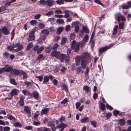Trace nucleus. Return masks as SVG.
<instances>
[{
    "label": "nucleus",
    "instance_id": "f257e3e1",
    "mask_svg": "<svg viewBox=\"0 0 131 131\" xmlns=\"http://www.w3.org/2000/svg\"><path fill=\"white\" fill-rule=\"evenodd\" d=\"M91 59L90 54L85 52L80 56H77L75 58V62L77 66L80 65L81 67L77 68V73L81 74L83 72V70L81 68L84 69L86 68V64L90 62Z\"/></svg>",
    "mask_w": 131,
    "mask_h": 131
},
{
    "label": "nucleus",
    "instance_id": "f03ea898",
    "mask_svg": "<svg viewBox=\"0 0 131 131\" xmlns=\"http://www.w3.org/2000/svg\"><path fill=\"white\" fill-rule=\"evenodd\" d=\"M23 48V47L19 43L16 44H13L11 46H8L7 49L8 50L11 51L13 50L14 52H17L20 51L21 49Z\"/></svg>",
    "mask_w": 131,
    "mask_h": 131
},
{
    "label": "nucleus",
    "instance_id": "7ed1b4c3",
    "mask_svg": "<svg viewBox=\"0 0 131 131\" xmlns=\"http://www.w3.org/2000/svg\"><path fill=\"white\" fill-rule=\"evenodd\" d=\"M85 42L84 41H81L76 43L74 40H73L71 44V47L75 52H78L79 49V46H80L81 47H83L84 45Z\"/></svg>",
    "mask_w": 131,
    "mask_h": 131
},
{
    "label": "nucleus",
    "instance_id": "20e7f679",
    "mask_svg": "<svg viewBox=\"0 0 131 131\" xmlns=\"http://www.w3.org/2000/svg\"><path fill=\"white\" fill-rule=\"evenodd\" d=\"M51 55L52 56H54L57 59H61V61L62 62L63 60L65 57V55L63 54H60V52L54 51L52 52Z\"/></svg>",
    "mask_w": 131,
    "mask_h": 131
},
{
    "label": "nucleus",
    "instance_id": "39448f33",
    "mask_svg": "<svg viewBox=\"0 0 131 131\" xmlns=\"http://www.w3.org/2000/svg\"><path fill=\"white\" fill-rule=\"evenodd\" d=\"M115 18L117 20L118 22H119L121 21L123 22L125 21V19L123 16H122L119 13H116L115 15Z\"/></svg>",
    "mask_w": 131,
    "mask_h": 131
},
{
    "label": "nucleus",
    "instance_id": "423d86ee",
    "mask_svg": "<svg viewBox=\"0 0 131 131\" xmlns=\"http://www.w3.org/2000/svg\"><path fill=\"white\" fill-rule=\"evenodd\" d=\"M32 49L35 51H36L37 54H38L40 53L44 49V48L43 46L39 47L38 46L36 45L34 46Z\"/></svg>",
    "mask_w": 131,
    "mask_h": 131
},
{
    "label": "nucleus",
    "instance_id": "0eeeda50",
    "mask_svg": "<svg viewBox=\"0 0 131 131\" xmlns=\"http://www.w3.org/2000/svg\"><path fill=\"white\" fill-rule=\"evenodd\" d=\"M35 34V31L34 29L32 30L29 33V37L27 38L28 41L34 40L35 39V36L34 35Z\"/></svg>",
    "mask_w": 131,
    "mask_h": 131
},
{
    "label": "nucleus",
    "instance_id": "6e6552de",
    "mask_svg": "<svg viewBox=\"0 0 131 131\" xmlns=\"http://www.w3.org/2000/svg\"><path fill=\"white\" fill-rule=\"evenodd\" d=\"M112 46V45H110L109 46H106L99 49V54H98L99 56H100L103 52L110 48Z\"/></svg>",
    "mask_w": 131,
    "mask_h": 131
},
{
    "label": "nucleus",
    "instance_id": "1a4fd4ad",
    "mask_svg": "<svg viewBox=\"0 0 131 131\" xmlns=\"http://www.w3.org/2000/svg\"><path fill=\"white\" fill-rule=\"evenodd\" d=\"M10 73L12 75L16 76L19 75L20 74V72L18 69H12Z\"/></svg>",
    "mask_w": 131,
    "mask_h": 131
},
{
    "label": "nucleus",
    "instance_id": "9d476101",
    "mask_svg": "<svg viewBox=\"0 0 131 131\" xmlns=\"http://www.w3.org/2000/svg\"><path fill=\"white\" fill-rule=\"evenodd\" d=\"M3 34L5 35H7L9 34V31L5 26H3L1 29Z\"/></svg>",
    "mask_w": 131,
    "mask_h": 131
},
{
    "label": "nucleus",
    "instance_id": "9b49d317",
    "mask_svg": "<svg viewBox=\"0 0 131 131\" xmlns=\"http://www.w3.org/2000/svg\"><path fill=\"white\" fill-rule=\"evenodd\" d=\"M118 28V26L117 25H115L114 26L113 30L112 32V35L113 37H114L117 32V30Z\"/></svg>",
    "mask_w": 131,
    "mask_h": 131
},
{
    "label": "nucleus",
    "instance_id": "f8f14e48",
    "mask_svg": "<svg viewBox=\"0 0 131 131\" xmlns=\"http://www.w3.org/2000/svg\"><path fill=\"white\" fill-rule=\"evenodd\" d=\"M30 96L34 97V98L37 99L39 97V94L36 91H35L32 93H30Z\"/></svg>",
    "mask_w": 131,
    "mask_h": 131
},
{
    "label": "nucleus",
    "instance_id": "ddd939ff",
    "mask_svg": "<svg viewBox=\"0 0 131 131\" xmlns=\"http://www.w3.org/2000/svg\"><path fill=\"white\" fill-rule=\"evenodd\" d=\"M130 7H131V2L130 1L128 2L127 5L122 6V8L123 9H128Z\"/></svg>",
    "mask_w": 131,
    "mask_h": 131
},
{
    "label": "nucleus",
    "instance_id": "4468645a",
    "mask_svg": "<svg viewBox=\"0 0 131 131\" xmlns=\"http://www.w3.org/2000/svg\"><path fill=\"white\" fill-rule=\"evenodd\" d=\"M5 71L6 72H10L12 68L10 66H9L8 65H5L4 67Z\"/></svg>",
    "mask_w": 131,
    "mask_h": 131
},
{
    "label": "nucleus",
    "instance_id": "2eb2a0df",
    "mask_svg": "<svg viewBox=\"0 0 131 131\" xmlns=\"http://www.w3.org/2000/svg\"><path fill=\"white\" fill-rule=\"evenodd\" d=\"M45 58V57L42 54H40L38 55L37 57L36 60L37 61H40L41 60H44Z\"/></svg>",
    "mask_w": 131,
    "mask_h": 131
},
{
    "label": "nucleus",
    "instance_id": "dca6fc26",
    "mask_svg": "<svg viewBox=\"0 0 131 131\" xmlns=\"http://www.w3.org/2000/svg\"><path fill=\"white\" fill-rule=\"evenodd\" d=\"M65 125L64 123H61L60 124H58L56 126V128L57 129L61 128V130H63L65 127Z\"/></svg>",
    "mask_w": 131,
    "mask_h": 131
},
{
    "label": "nucleus",
    "instance_id": "f3484780",
    "mask_svg": "<svg viewBox=\"0 0 131 131\" xmlns=\"http://www.w3.org/2000/svg\"><path fill=\"white\" fill-rule=\"evenodd\" d=\"M18 92V91L17 89L13 90L10 93L11 96L13 97L15 95H17Z\"/></svg>",
    "mask_w": 131,
    "mask_h": 131
},
{
    "label": "nucleus",
    "instance_id": "a211bd4d",
    "mask_svg": "<svg viewBox=\"0 0 131 131\" xmlns=\"http://www.w3.org/2000/svg\"><path fill=\"white\" fill-rule=\"evenodd\" d=\"M49 109V108H46L43 109L41 112V115H42L43 114H47Z\"/></svg>",
    "mask_w": 131,
    "mask_h": 131
},
{
    "label": "nucleus",
    "instance_id": "6ab92c4d",
    "mask_svg": "<svg viewBox=\"0 0 131 131\" xmlns=\"http://www.w3.org/2000/svg\"><path fill=\"white\" fill-rule=\"evenodd\" d=\"M89 118L87 117H84L81 119V121L82 123H86L90 120Z\"/></svg>",
    "mask_w": 131,
    "mask_h": 131
},
{
    "label": "nucleus",
    "instance_id": "aec40b11",
    "mask_svg": "<svg viewBox=\"0 0 131 131\" xmlns=\"http://www.w3.org/2000/svg\"><path fill=\"white\" fill-rule=\"evenodd\" d=\"M83 90L85 91V93L87 94L90 90V88L87 85L84 86L83 88Z\"/></svg>",
    "mask_w": 131,
    "mask_h": 131
},
{
    "label": "nucleus",
    "instance_id": "412c9836",
    "mask_svg": "<svg viewBox=\"0 0 131 131\" xmlns=\"http://www.w3.org/2000/svg\"><path fill=\"white\" fill-rule=\"evenodd\" d=\"M63 28L62 27H58L57 29V34L58 35L60 34L63 30Z\"/></svg>",
    "mask_w": 131,
    "mask_h": 131
},
{
    "label": "nucleus",
    "instance_id": "4be33fe9",
    "mask_svg": "<svg viewBox=\"0 0 131 131\" xmlns=\"http://www.w3.org/2000/svg\"><path fill=\"white\" fill-rule=\"evenodd\" d=\"M9 53L5 52L3 54V57L5 59H8L9 58Z\"/></svg>",
    "mask_w": 131,
    "mask_h": 131
},
{
    "label": "nucleus",
    "instance_id": "5701e85b",
    "mask_svg": "<svg viewBox=\"0 0 131 131\" xmlns=\"http://www.w3.org/2000/svg\"><path fill=\"white\" fill-rule=\"evenodd\" d=\"M41 34H43L47 36L49 35V32L48 30L45 29L42 30L41 32Z\"/></svg>",
    "mask_w": 131,
    "mask_h": 131
},
{
    "label": "nucleus",
    "instance_id": "b1692460",
    "mask_svg": "<svg viewBox=\"0 0 131 131\" xmlns=\"http://www.w3.org/2000/svg\"><path fill=\"white\" fill-rule=\"evenodd\" d=\"M49 80V77L48 76H45L44 77L43 79V81L42 84H47L46 83L48 82Z\"/></svg>",
    "mask_w": 131,
    "mask_h": 131
},
{
    "label": "nucleus",
    "instance_id": "393cba45",
    "mask_svg": "<svg viewBox=\"0 0 131 131\" xmlns=\"http://www.w3.org/2000/svg\"><path fill=\"white\" fill-rule=\"evenodd\" d=\"M10 83L15 85H17V83L15 81V80L14 79H11L10 80Z\"/></svg>",
    "mask_w": 131,
    "mask_h": 131
},
{
    "label": "nucleus",
    "instance_id": "a878e982",
    "mask_svg": "<svg viewBox=\"0 0 131 131\" xmlns=\"http://www.w3.org/2000/svg\"><path fill=\"white\" fill-rule=\"evenodd\" d=\"M24 111L29 115L30 112V110L28 106H24Z\"/></svg>",
    "mask_w": 131,
    "mask_h": 131
},
{
    "label": "nucleus",
    "instance_id": "bb28decb",
    "mask_svg": "<svg viewBox=\"0 0 131 131\" xmlns=\"http://www.w3.org/2000/svg\"><path fill=\"white\" fill-rule=\"evenodd\" d=\"M46 2L47 5L49 6L52 5L54 3V1H53L48 0Z\"/></svg>",
    "mask_w": 131,
    "mask_h": 131
},
{
    "label": "nucleus",
    "instance_id": "cd10ccee",
    "mask_svg": "<svg viewBox=\"0 0 131 131\" xmlns=\"http://www.w3.org/2000/svg\"><path fill=\"white\" fill-rule=\"evenodd\" d=\"M82 30L83 32H85L86 33H89V30L88 28L85 26L83 27Z\"/></svg>",
    "mask_w": 131,
    "mask_h": 131
},
{
    "label": "nucleus",
    "instance_id": "c85d7f7f",
    "mask_svg": "<svg viewBox=\"0 0 131 131\" xmlns=\"http://www.w3.org/2000/svg\"><path fill=\"white\" fill-rule=\"evenodd\" d=\"M124 25V22L122 21V22H120L119 23V28L120 29H123Z\"/></svg>",
    "mask_w": 131,
    "mask_h": 131
},
{
    "label": "nucleus",
    "instance_id": "c756f323",
    "mask_svg": "<svg viewBox=\"0 0 131 131\" xmlns=\"http://www.w3.org/2000/svg\"><path fill=\"white\" fill-rule=\"evenodd\" d=\"M22 92L25 95H29L30 94V93L27 90H23L22 91Z\"/></svg>",
    "mask_w": 131,
    "mask_h": 131
},
{
    "label": "nucleus",
    "instance_id": "7c9ffc66",
    "mask_svg": "<svg viewBox=\"0 0 131 131\" xmlns=\"http://www.w3.org/2000/svg\"><path fill=\"white\" fill-rule=\"evenodd\" d=\"M65 1H66V0H58L56 2L58 4H64Z\"/></svg>",
    "mask_w": 131,
    "mask_h": 131
},
{
    "label": "nucleus",
    "instance_id": "2f4dec72",
    "mask_svg": "<svg viewBox=\"0 0 131 131\" xmlns=\"http://www.w3.org/2000/svg\"><path fill=\"white\" fill-rule=\"evenodd\" d=\"M21 74L23 75V79H25L27 78V74L25 72L21 71Z\"/></svg>",
    "mask_w": 131,
    "mask_h": 131
},
{
    "label": "nucleus",
    "instance_id": "473e14b6",
    "mask_svg": "<svg viewBox=\"0 0 131 131\" xmlns=\"http://www.w3.org/2000/svg\"><path fill=\"white\" fill-rule=\"evenodd\" d=\"M33 46V44L32 43H29L27 46V50H29Z\"/></svg>",
    "mask_w": 131,
    "mask_h": 131
},
{
    "label": "nucleus",
    "instance_id": "72a5a7b5",
    "mask_svg": "<svg viewBox=\"0 0 131 131\" xmlns=\"http://www.w3.org/2000/svg\"><path fill=\"white\" fill-rule=\"evenodd\" d=\"M100 108L102 111H104L105 109V105L102 102H101L100 105Z\"/></svg>",
    "mask_w": 131,
    "mask_h": 131
},
{
    "label": "nucleus",
    "instance_id": "f704fd0d",
    "mask_svg": "<svg viewBox=\"0 0 131 131\" xmlns=\"http://www.w3.org/2000/svg\"><path fill=\"white\" fill-rule=\"evenodd\" d=\"M56 22L58 24H62L64 22V21L61 19H58L57 20Z\"/></svg>",
    "mask_w": 131,
    "mask_h": 131
},
{
    "label": "nucleus",
    "instance_id": "c9c22d12",
    "mask_svg": "<svg viewBox=\"0 0 131 131\" xmlns=\"http://www.w3.org/2000/svg\"><path fill=\"white\" fill-rule=\"evenodd\" d=\"M91 125L94 127H96V122L95 121H92L90 122Z\"/></svg>",
    "mask_w": 131,
    "mask_h": 131
},
{
    "label": "nucleus",
    "instance_id": "e433bc0d",
    "mask_svg": "<svg viewBox=\"0 0 131 131\" xmlns=\"http://www.w3.org/2000/svg\"><path fill=\"white\" fill-rule=\"evenodd\" d=\"M8 118L10 120H13L14 121L16 120L15 118L13 117L11 115H7Z\"/></svg>",
    "mask_w": 131,
    "mask_h": 131
},
{
    "label": "nucleus",
    "instance_id": "4c0bfd02",
    "mask_svg": "<svg viewBox=\"0 0 131 131\" xmlns=\"http://www.w3.org/2000/svg\"><path fill=\"white\" fill-rule=\"evenodd\" d=\"M15 29H13L12 31V32H11V35L12 36L11 38V40H12L14 38V35H15Z\"/></svg>",
    "mask_w": 131,
    "mask_h": 131
},
{
    "label": "nucleus",
    "instance_id": "58836bf2",
    "mask_svg": "<svg viewBox=\"0 0 131 131\" xmlns=\"http://www.w3.org/2000/svg\"><path fill=\"white\" fill-rule=\"evenodd\" d=\"M40 3L41 5H44L46 4L47 2L44 0H40Z\"/></svg>",
    "mask_w": 131,
    "mask_h": 131
},
{
    "label": "nucleus",
    "instance_id": "ea45409f",
    "mask_svg": "<svg viewBox=\"0 0 131 131\" xmlns=\"http://www.w3.org/2000/svg\"><path fill=\"white\" fill-rule=\"evenodd\" d=\"M89 67H87L86 68V71L85 72L84 75L85 76H87L89 72Z\"/></svg>",
    "mask_w": 131,
    "mask_h": 131
},
{
    "label": "nucleus",
    "instance_id": "a19ab883",
    "mask_svg": "<svg viewBox=\"0 0 131 131\" xmlns=\"http://www.w3.org/2000/svg\"><path fill=\"white\" fill-rule=\"evenodd\" d=\"M13 125L14 126L16 127H21V124L18 122H16Z\"/></svg>",
    "mask_w": 131,
    "mask_h": 131
},
{
    "label": "nucleus",
    "instance_id": "79ce46f5",
    "mask_svg": "<svg viewBox=\"0 0 131 131\" xmlns=\"http://www.w3.org/2000/svg\"><path fill=\"white\" fill-rule=\"evenodd\" d=\"M89 38L88 35H86L84 37L83 40L86 42L89 39Z\"/></svg>",
    "mask_w": 131,
    "mask_h": 131
},
{
    "label": "nucleus",
    "instance_id": "37998d69",
    "mask_svg": "<svg viewBox=\"0 0 131 131\" xmlns=\"http://www.w3.org/2000/svg\"><path fill=\"white\" fill-rule=\"evenodd\" d=\"M30 24L32 25H34L37 23V21L36 20H32L30 22Z\"/></svg>",
    "mask_w": 131,
    "mask_h": 131
},
{
    "label": "nucleus",
    "instance_id": "c03bdc74",
    "mask_svg": "<svg viewBox=\"0 0 131 131\" xmlns=\"http://www.w3.org/2000/svg\"><path fill=\"white\" fill-rule=\"evenodd\" d=\"M39 112H38L37 113L35 114L34 116V118L35 120L38 121V118L39 116Z\"/></svg>",
    "mask_w": 131,
    "mask_h": 131
},
{
    "label": "nucleus",
    "instance_id": "a18cd8bd",
    "mask_svg": "<svg viewBox=\"0 0 131 131\" xmlns=\"http://www.w3.org/2000/svg\"><path fill=\"white\" fill-rule=\"evenodd\" d=\"M46 36L42 34H41L40 36V38L43 41L45 40L46 39Z\"/></svg>",
    "mask_w": 131,
    "mask_h": 131
},
{
    "label": "nucleus",
    "instance_id": "49530a36",
    "mask_svg": "<svg viewBox=\"0 0 131 131\" xmlns=\"http://www.w3.org/2000/svg\"><path fill=\"white\" fill-rule=\"evenodd\" d=\"M66 43V38H62V40L61 42V45H64Z\"/></svg>",
    "mask_w": 131,
    "mask_h": 131
},
{
    "label": "nucleus",
    "instance_id": "de8ad7c7",
    "mask_svg": "<svg viewBox=\"0 0 131 131\" xmlns=\"http://www.w3.org/2000/svg\"><path fill=\"white\" fill-rule=\"evenodd\" d=\"M58 46L59 45L58 43H56L53 46L52 48V49L53 50H55L57 49L58 47Z\"/></svg>",
    "mask_w": 131,
    "mask_h": 131
},
{
    "label": "nucleus",
    "instance_id": "09e8293b",
    "mask_svg": "<svg viewBox=\"0 0 131 131\" xmlns=\"http://www.w3.org/2000/svg\"><path fill=\"white\" fill-rule=\"evenodd\" d=\"M43 75H40L39 76H36V77L38 78L39 80L40 81H42L43 80Z\"/></svg>",
    "mask_w": 131,
    "mask_h": 131
},
{
    "label": "nucleus",
    "instance_id": "8fccbe9b",
    "mask_svg": "<svg viewBox=\"0 0 131 131\" xmlns=\"http://www.w3.org/2000/svg\"><path fill=\"white\" fill-rule=\"evenodd\" d=\"M70 39L72 40L74 39L75 37L74 33H71L70 35Z\"/></svg>",
    "mask_w": 131,
    "mask_h": 131
},
{
    "label": "nucleus",
    "instance_id": "3c124183",
    "mask_svg": "<svg viewBox=\"0 0 131 131\" xmlns=\"http://www.w3.org/2000/svg\"><path fill=\"white\" fill-rule=\"evenodd\" d=\"M119 122L120 125L123 126L124 124V121L123 120L120 119L119 120Z\"/></svg>",
    "mask_w": 131,
    "mask_h": 131
},
{
    "label": "nucleus",
    "instance_id": "603ef678",
    "mask_svg": "<svg viewBox=\"0 0 131 131\" xmlns=\"http://www.w3.org/2000/svg\"><path fill=\"white\" fill-rule=\"evenodd\" d=\"M19 104L20 106L23 107L24 104V101L20 100L19 101Z\"/></svg>",
    "mask_w": 131,
    "mask_h": 131
},
{
    "label": "nucleus",
    "instance_id": "864d4df0",
    "mask_svg": "<svg viewBox=\"0 0 131 131\" xmlns=\"http://www.w3.org/2000/svg\"><path fill=\"white\" fill-rule=\"evenodd\" d=\"M53 14V12L52 11H51L46 13V15L47 16H50Z\"/></svg>",
    "mask_w": 131,
    "mask_h": 131
},
{
    "label": "nucleus",
    "instance_id": "5fc2aeb1",
    "mask_svg": "<svg viewBox=\"0 0 131 131\" xmlns=\"http://www.w3.org/2000/svg\"><path fill=\"white\" fill-rule=\"evenodd\" d=\"M4 131H8L10 130V128L9 127H4L3 128Z\"/></svg>",
    "mask_w": 131,
    "mask_h": 131
},
{
    "label": "nucleus",
    "instance_id": "6e6d98bb",
    "mask_svg": "<svg viewBox=\"0 0 131 131\" xmlns=\"http://www.w3.org/2000/svg\"><path fill=\"white\" fill-rule=\"evenodd\" d=\"M79 30V26L78 25H77L75 27L74 31L76 33H77L78 32Z\"/></svg>",
    "mask_w": 131,
    "mask_h": 131
},
{
    "label": "nucleus",
    "instance_id": "4d7b16f0",
    "mask_svg": "<svg viewBox=\"0 0 131 131\" xmlns=\"http://www.w3.org/2000/svg\"><path fill=\"white\" fill-rule=\"evenodd\" d=\"M80 102H77L75 104L76 108L78 109L80 105Z\"/></svg>",
    "mask_w": 131,
    "mask_h": 131
},
{
    "label": "nucleus",
    "instance_id": "13d9d810",
    "mask_svg": "<svg viewBox=\"0 0 131 131\" xmlns=\"http://www.w3.org/2000/svg\"><path fill=\"white\" fill-rule=\"evenodd\" d=\"M24 83L26 85H27V86H29L31 84V82H28L27 81H25Z\"/></svg>",
    "mask_w": 131,
    "mask_h": 131
},
{
    "label": "nucleus",
    "instance_id": "bf43d9fd",
    "mask_svg": "<svg viewBox=\"0 0 131 131\" xmlns=\"http://www.w3.org/2000/svg\"><path fill=\"white\" fill-rule=\"evenodd\" d=\"M70 12V11H69V10H66V18H68L69 16Z\"/></svg>",
    "mask_w": 131,
    "mask_h": 131
},
{
    "label": "nucleus",
    "instance_id": "052dcab7",
    "mask_svg": "<svg viewBox=\"0 0 131 131\" xmlns=\"http://www.w3.org/2000/svg\"><path fill=\"white\" fill-rule=\"evenodd\" d=\"M40 122H36L35 121L33 122V124L34 125L37 126L40 125Z\"/></svg>",
    "mask_w": 131,
    "mask_h": 131
},
{
    "label": "nucleus",
    "instance_id": "680f3d73",
    "mask_svg": "<svg viewBox=\"0 0 131 131\" xmlns=\"http://www.w3.org/2000/svg\"><path fill=\"white\" fill-rule=\"evenodd\" d=\"M55 13L56 14H62V11L59 10H56L55 11Z\"/></svg>",
    "mask_w": 131,
    "mask_h": 131
},
{
    "label": "nucleus",
    "instance_id": "e2e57ef3",
    "mask_svg": "<svg viewBox=\"0 0 131 131\" xmlns=\"http://www.w3.org/2000/svg\"><path fill=\"white\" fill-rule=\"evenodd\" d=\"M41 16V15L40 14H38L35 16L34 18L36 19H38Z\"/></svg>",
    "mask_w": 131,
    "mask_h": 131
},
{
    "label": "nucleus",
    "instance_id": "0e129e2a",
    "mask_svg": "<svg viewBox=\"0 0 131 131\" xmlns=\"http://www.w3.org/2000/svg\"><path fill=\"white\" fill-rule=\"evenodd\" d=\"M119 111L117 110H115L113 112L114 115L115 116H116L119 113Z\"/></svg>",
    "mask_w": 131,
    "mask_h": 131
},
{
    "label": "nucleus",
    "instance_id": "69168bd1",
    "mask_svg": "<svg viewBox=\"0 0 131 131\" xmlns=\"http://www.w3.org/2000/svg\"><path fill=\"white\" fill-rule=\"evenodd\" d=\"M106 107L108 109H109L110 110H112L113 109L112 107L108 104H106Z\"/></svg>",
    "mask_w": 131,
    "mask_h": 131
},
{
    "label": "nucleus",
    "instance_id": "338daca9",
    "mask_svg": "<svg viewBox=\"0 0 131 131\" xmlns=\"http://www.w3.org/2000/svg\"><path fill=\"white\" fill-rule=\"evenodd\" d=\"M43 41L40 38H39L37 40L38 43L40 44L42 43L43 42Z\"/></svg>",
    "mask_w": 131,
    "mask_h": 131
},
{
    "label": "nucleus",
    "instance_id": "774afa93",
    "mask_svg": "<svg viewBox=\"0 0 131 131\" xmlns=\"http://www.w3.org/2000/svg\"><path fill=\"white\" fill-rule=\"evenodd\" d=\"M65 120V117L61 116L59 119V121L61 122H62L63 121H64Z\"/></svg>",
    "mask_w": 131,
    "mask_h": 131
}]
</instances>
